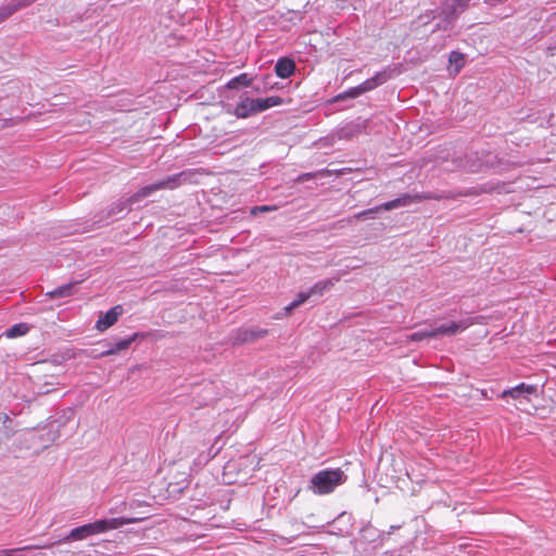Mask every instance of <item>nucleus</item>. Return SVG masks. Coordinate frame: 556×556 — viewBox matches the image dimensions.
I'll list each match as a JSON object with an SVG mask.
<instances>
[{
  "label": "nucleus",
  "instance_id": "obj_20",
  "mask_svg": "<svg viewBox=\"0 0 556 556\" xmlns=\"http://www.w3.org/2000/svg\"><path fill=\"white\" fill-rule=\"evenodd\" d=\"M451 66H454V72L458 73L465 65V55L458 51H452L448 56Z\"/></svg>",
  "mask_w": 556,
  "mask_h": 556
},
{
  "label": "nucleus",
  "instance_id": "obj_19",
  "mask_svg": "<svg viewBox=\"0 0 556 556\" xmlns=\"http://www.w3.org/2000/svg\"><path fill=\"white\" fill-rule=\"evenodd\" d=\"M27 551H35V553L31 556H45L46 555L37 547L25 545V546H18V547L12 548V549H2V551H0V556H13L14 553L27 552Z\"/></svg>",
  "mask_w": 556,
  "mask_h": 556
},
{
  "label": "nucleus",
  "instance_id": "obj_24",
  "mask_svg": "<svg viewBox=\"0 0 556 556\" xmlns=\"http://www.w3.org/2000/svg\"><path fill=\"white\" fill-rule=\"evenodd\" d=\"M15 12H17V10H16V7H15L13 0H11L9 3L2 5L0 8V23L8 20Z\"/></svg>",
  "mask_w": 556,
  "mask_h": 556
},
{
  "label": "nucleus",
  "instance_id": "obj_8",
  "mask_svg": "<svg viewBox=\"0 0 556 556\" xmlns=\"http://www.w3.org/2000/svg\"><path fill=\"white\" fill-rule=\"evenodd\" d=\"M472 324V318H465L458 321H452L450 324L440 325L438 327L432 328V336L433 338L439 336H454L458 332L466 330Z\"/></svg>",
  "mask_w": 556,
  "mask_h": 556
},
{
  "label": "nucleus",
  "instance_id": "obj_1",
  "mask_svg": "<svg viewBox=\"0 0 556 556\" xmlns=\"http://www.w3.org/2000/svg\"><path fill=\"white\" fill-rule=\"evenodd\" d=\"M142 517H113V518H102L97 519L92 522L84 523L81 526L73 528L63 539V543H71L76 541H87L88 545L97 546L100 544V541L97 540V536L104 534L111 530H116L122 528L123 526L136 523L143 519Z\"/></svg>",
  "mask_w": 556,
  "mask_h": 556
},
{
  "label": "nucleus",
  "instance_id": "obj_17",
  "mask_svg": "<svg viewBox=\"0 0 556 556\" xmlns=\"http://www.w3.org/2000/svg\"><path fill=\"white\" fill-rule=\"evenodd\" d=\"M79 283V281H71L68 283L62 285L49 291L47 295L51 299H62L71 296L74 293V288Z\"/></svg>",
  "mask_w": 556,
  "mask_h": 556
},
{
  "label": "nucleus",
  "instance_id": "obj_25",
  "mask_svg": "<svg viewBox=\"0 0 556 556\" xmlns=\"http://www.w3.org/2000/svg\"><path fill=\"white\" fill-rule=\"evenodd\" d=\"M410 340L412 341H422L425 339H428V338H433L432 336V328L431 329H421V330H417L415 332H413L410 336H409Z\"/></svg>",
  "mask_w": 556,
  "mask_h": 556
},
{
  "label": "nucleus",
  "instance_id": "obj_3",
  "mask_svg": "<svg viewBox=\"0 0 556 556\" xmlns=\"http://www.w3.org/2000/svg\"><path fill=\"white\" fill-rule=\"evenodd\" d=\"M345 480L346 476L340 468L323 469L313 475L308 490L316 495L329 494Z\"/></svg>",
  "mask_w": 556,
  "mask_h": 556
},
{
  "label": "nucleus",
  "instance_id": "obj_13",
  "mask_svg": "<svg viewBox=\"0 0 556 556\" xmlns=\"http://www.w3.org/2000/svg\"><path fill=\"white\" fill-rule=\"evenodd\" d=\"M139 337H142V334L139 332H135L134 334H131L127 338H124V339H119L115 342H108L106 345L109 348H108V350L103 351L101 353V355L109 356V355L116 354L121 351H124V350L128 349L130 346V344L132 342H135Z\"/></svg>",
  "mask_w": 556,
  "mask_h": 556
},
{
  "label": "nucleus",
  "instance_id": "obj_15",
  "mask_svg": "<svg viewBox=\"0 0 556 556\" xmlns=\"http://www.w3.org/2000/svg\"><path fill=\"white\" fill-rule=\"evenodd\" d=\"M283 100L279 96H271L268 98H256L254 99L255 115L267 111L270 108L281 105Z\"/></svg>",
  "mask_w": 556,
  "mask_h": 556
},
{
  "label": "nucleus",
  "instance_id": "obj_22",
  "mask_svg": "<svg viewBox=\"0 0 556 556\" xmlns=\"http://www.w3.org/2000/svg\"><path fill=\"white\" fill-rule=\"evenodd\" d=\"M361 96L359 93V90L357 88V86L355 87H352L337 96H334L331 100H330V103H336V102H340V101H344L346 99H355V98H358Z\"/></svg>",
  "mask_w": 556,
  "mask_h": 556
},
{
  "label": "nucleus",
  "instance_id": "obj_18",
  "mask_svg": "<svg viewBox=\"0 0 556 556\" xmlns=\"http://www.w3.org/2000/svg\"><path fill=\"white\" fill-rule=\"evenodd\" d=\"M252 83H253V77H251L248 73H242V74L231 78L226 84V87L228 89H237L240 86L250 87V86H252Z\"/></svg>",
  "mask_w": 556,
  "mask_h": 556
},
{
  "label": "nucleus",
  "instance_id": "obj_23",
  "mask_svg": "<svg viewBox=\"0 0 556 556\" xmlns=\"http://www.w3.org/2000/svg\"><path fill=\"white\" fill-rule=\"evenodd\" d=\"M312 296L307 291H301L296 299H294L290 304L286 306V312L291 313L294 308L299 307L301 304L305 303L307 300H309Z\"/></svg>",
  "mask_w": 556,
  "mask_h": 556
},
{
  "label": "nucleus",
  "instance_id": "obj_31",
  "mask_svg": "<svg viewBox=\"0 0 556 556\" xmlns=\"http://www.w3.org/2000/svg\"><path fill=\"white\" fill-rule=\"evenodd\" d=\"M0 422L7 427V424L8 422H11V418L10 416L7 414V413H1L0 414Z\"/></svg>",
  "mask_w": 556,
  "mask_h": 556
},
{
  "label": "nucleus",
  "instance_id": "obj_4",
  "mask_svg": "<svg viewBox=\"0 0 556 556\" xmlns=\"http://www.w3.org/2000/svg\"><path fill=\"white\" fill-rule=\"evenodd\" d=\"M430 199H437V198L431 195L430 193H415V194L404 193V194H401L400 197H397L391 201L384 202L378 206H375V207H371L368 210H364V211L359 212L356 216H357V218H363V219L374 218L375 215L381 211H392V210H395L399 207L408 206L413 203H419L424 200H430Z\"/></svg>",
  "mask_w": 556,
  "mask_h": 556
},
{
  "label": "nucleus",
  "instance_id": "obj_12",
  "mask_svg": "<svg viewBox=\"0 0 556 556\" xmlns=\"http://www.w3.org/2000/svg\"><path fill=\"white\" fill-rule=\"evenodd\" d=\"M536 393V387L533 384H527L525 382H520L514 388L506 389L501 393L502 399L511 397L515 400L518 399H528V395Z\"/></svg>",
  "mask_w": 556,
  "mask_h": 556
},
{
  "label": "nucleus",
  "instance_id": "obj_9",
  "mask_svg": "<svg viewBox=\"0 0 556 556\" xmlns=\"http://www.w3.org/2000/svg\"><path fill=\"white\" fill-rule=\"evenodd\" d=\"M232 113L238 118H248L255 115L254 98L248 96V92L240 94Z\"/></svg>",
  "mask_w": 556,
  "mask_h": 556
},
{
  "label": "nucleus",
  "instance_id": "obj_29",
  "mask_svg": "<svg viewBox=\"0 0 556 556\" xmlns=\"http://www.w3.org/2000/svg\"><path fill=\"white\" fill-rule=\"evenodd\" d=\"M469 1L470 0H454L453 3L457 9L464 11L468 7Z\"/></svg>",
  "mask_w": 556,
  "mask_h": 556
},
{
  "label": "nucleus",
  "instance_id": "obj_16",
  "mask_svg": "<svg viewBox=\"0 0 556 556\" xmlns=\"http://www.w3.org/2000/svg\"><path fill=\"white\" fill-rule=\"evenodd\" d=\"M339 278H328L317 281L308 289L311 296H321L326 291L330 290Z\"/></svg>",
  "mask_w": 556,
  "mask_h": 556
},
{
  "label": "nucleus",
  "instance_id": "obj_2",
  "mask_svg": "<svg viewBox=\"0 0 556 556\" xmlns=\"http://www.w3.org/2000/svg\"><path fill=\"white\" fill-rule=\"evenodd\" d=\"M190 176L187 172H180L178 174H174L170 176H167L166 178L159 180L154 184L144 186L140 188L135 194L129 197L126 200H119L115 203H113L109 210L110 216H116L118 214H122L124 211L128 208V206L135 202L140 201L143 198L150 197L153 192L162 189H175L179 187L182 182L187 180V178Z\"/></svg>",
  "mask_w": 556,
  "mask_h": 556
},
{
  "label": "nucleus",
  "instance_id": "obj_10",
  "mask_svg": "<svg viewBox=\"0 0 556 556\" xmlns=\"http://www.w3.org/2000/svg\"><path fill=\"white\" fill-rule=\"evenodd\" d=\"M123 314V307L121 305H116L110 308L106 313L100 315L99 319L96 323V328L99 331H104L113 326L118 317Z\"/></svg>",
  "mask_w": 556,
  "mask_h": 556
},
{
  "label": "nucleus",
  "instance_id": "obj_6",
  "mask_svg": "<svg viewBox=\"0 0 556 556\" xmlns=\"http://www.w3.org/2000/svg\"><path fill=\"white\" fill-rule=\"evenodd\" d=\"M402 73V64H392L377 72L372 77L366 79L357 86L361 96L376 89L388 80L399 76Z\"/></svg>",
  "mask_w": 556,
  "mask_h": 556
},
{
  "label": "nucleus",
  "instance_id": "obj_32",
  "mask_svg": "<svg viewBox=\"0 0 556 556\" xmlns=\"http://www.w3.org/2000/svg\"><path fill=\"white\" fill-rule=\"evenodd\" d=\"M468 556H480L479 552H475L471 548L465 552Z\"/></svg>",
  "mask_w": 556,
  "mask_h": 556
},
{
  "label": "nucleus",
  "instance_id": "obj_28",
  "mask_svg": "<svg viewBox=\"0 0 556 556\" xmlns=\"http://www.w3.org/2000/svg\"><path fill=\"white\" fill-rule=\"evenodd\" d=\"M454 22L450 21L446 16L441 21V23L438 24V28H442L444 30H450L453 28Z\"/></svg>",
  "mask_w": 556,
  "mask_h": 556
},
{
  "label": "nucleus",
  "instance_id": "obj_14",
  "mask_svg": "<svg viewBox=\"0 0 556 556\" xmlns=\"http://www.w3.org/2000/svg\"><path fill=\"white\" fill-rule=\"evenodd\" d=\"M295 67L294 61L285 56L277 60L274 70L278 77L286 79L293 75Z\"/></svg>",
  "mask_w": 556,
  "mask_h": 556
},
{
  "label": "nucleus",
  "instance_id": "obj_26",
  "mask_svg": "<svg viewBox=\"0 0 556 556\" xmlns=\"http://www.w3.org/2000/svg\"><path fill=\"white\" fill-rule=\"evenodd\" d=\"M444 15L447 18H450V21L455 22L456 18L458 17V9L456 8V5H454V3H452L447 5L446 9L444 10Z\"/></svg>",
  "mask_w": 556,
  "mask_h": 556
},
{
  "label": "nucleus",
  "instance_id": "obj_21",
  "mask_svg": "<svg viewBox=\"0 0 556 556\" xmlns=\"http://www.w3.org/2000/svg\"><path fill=\"white\" fill-rule=\"evenodd\" d=\"M29 326L25 323L16 324L5 331L7 338H17L28 332Z\"/></svg>",
  "mask_w": 556,
  "mask_h": 556
},
{
  "label": "nucleus",
  "instance_id": "obj_33",
  "mask_svg": "<svg viewBox=\"0 0 556 556\" xmlns=\"http://www.w3.org/2000/svg\"><path fill=\"white\" fill-rule=\"evenodd\" d=\"M253 89L255 92H261V88H258V87H253Z\"/></svg>",
  "mask_w": 556,
  "mask_h": 556
},
{
  "label": "nucleus",
  "instance_id": "obj_11",
  "mask_svg": "<svg viewBox=\"0 0 556 556\" xmlns=\"http://www.w3.org/2000/svg\"><path fill=\"white\" fill-rule=\"evenodd\" d=\"M401 526H391L390 527V531L388 532H384V531H379L378 529H376L375 527L372 526H366L362 529L361 531V536L364 541H367V542H375L377 539L380 540V543L379 544H383L384 541L389 538V535L400 529Z\"/></svg>",
  "mask_w": 556,
  "mask_h": 556
},
{
  "label": "nucleus",
  "instance_id": "obj_7",
  "mask_svg": "<svg viewBox=\"0 0 556 556\" xmlns=\"http://www.w3.org/2000/svg\"><path fill=\"white\" fill-rule=\"evenodd\" d=\"M268 333L267 329L261 327L239 328L231 333L233 344L254 342Z\"/></svg>",
  "mask_w": 556,
  "mask_h": 556
},
{
  "label": "nucleus",
  "instance_id": "obj_27",
  "mask_svg": "<svg viewBox=\"0 0 556 556\" xmlns=\"http://www.w3.org/2000/svg\"><path fill=\"white\" fill-rule=\"evenodd\" d=\"M275 210H276V206L261 205V206L252 207L250 213H251V215H256L258 213H266V212H271V211H275Z\"/></svg>",
  "mask_w": 556,
  "mask_h": 556
},
{
  "label": "nucleus",
  "instance_id": "obj_30",
  "mask_svg": "<svg viewBox=\"0 0 556 556\" xmlns=\"http://www.w3.org/2000/svg\"><path fill=\"white\" fill-rule=\"evenodd\" d=\"M126 502H122L119 505H115L113 507L110 508V514H117V513H121L125 509L126 507Z\"/></svg>",
  "mask_w": 556,
  "mask_h": 556
},
{
  "label": "nucleus",
  "instance_id": "obj_5",
  "mask_svg": "<svg viewBox=\"0 0 556 556\" xmlns=\"http://www.w3.org/2000/svg\"><path fill=\"white\" fill-rule=\"evenodd\" d=\"M490 165L489 160L483 161L478 153H471L468 155H458L453 157L452 166H445L446 170H465L468 173H479L486 169Z\"/></svg>",
  "mask_w": 556,
  "mask_h": 556
}]
</instances>
